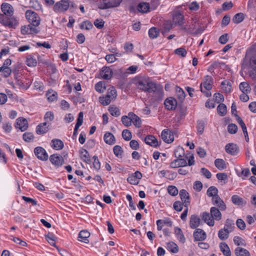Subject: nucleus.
Wrapping results in <instances>:
<instances>
[{"instance_id":"1","label":"nucleus","mask_w":256,"mask_h":256,"mask_svg":"<svg viewBox=\"0 0 256 256\" xmlns=\"http://www.w3.org/2000/svg\"><path fill=\"white\" fill-rule=\"evenodd\" d=\"M134 84L138 89L145 92H154L157 90L156 84L148 78H136L134 80Z\"/></svg>"},{"instance_id":"2","label":"nucleus","mask_w":256,"mask_h":256,"mask_svg":"<svg viewBox=\"0 0 256 256\" xmlns=\"http://www.w3.org/2000/svg\"><path fill=\"white\" fill-rule=\"evenodd\" d=\"M242 67L244 69H246L250 76L256 80V56H250L247 52L244 60Z\"/></svg>"},{"instance_id":"3","label":"nucleus","mask_w":256,"mask_h":256,"mask_svg":"<svg viewBox=\"0 0 256 256\" xmlns=\"http://www.w3.org/2000/svg\"><path fill=\"white\" fill-rule=\"evenodd\" d=\"M213 79L210 76L206 75L204 78L203 82L201 83L200 86L201 92L207 98L210 97L212 96L210 90L212 88Z\"/></svg>"},{"instance_id":"4","label":"nucleus","mask_w":256,"mask_h":256,"mask_svg":"<svg viewBox=\"0 0 256 256\" xmlns=\"http://www.w3.org/2000/svg\"><path fill=\"white\" fill-rule=\"evenodd\" d=\"M26 17L28 22L34 26H38L40 24V18L36 12L28 10L26 12Z\"/></svg>"},{"instance_id":"5","label":"nucleus","mask_w":256,"mask_h":256,"mask_svg":"<svg viewBox=\"0 0 256 256\" xmlns=\"http://www.w3.org/2000/svg\"><path fill=\"white\" fill-rule=\"evenodd\" d=\"M184 16L180 12H174L172 14V24L167 28L168 30H170L174 26H181L183 24Z\"/></svg>"},{"instance_id":"6","label":"nucleus","mask_w":256,"mask_h":256,"mask_svg":"<svg viewBox=\"0 0 256 256\" xmlns=\"http://www.w3.org/2000/svg\"><path fill=\"white\" fill-rule=\"evenodd\" d=\"M34 153L38 158L42 161L48 160V155L46 150L41 146H37L34 149Z\"/></svg>"},{"instance_id":"7","label":"nucleus","mask_w":256,"mask_h":256,"mask_svg":"<svg viewBox=\"0 0 256 256\" xmlns=\"http://www.w3.org/2000/svg\"><path fill=\"white\" fill-rule=\"evenodd\" d=\"M70 6L68 1L66 0H61L60 2H57L54 7V11L56 12H64Z\"/></svg>"},{"instance_id":"8","label":"nucleus","mask_w":256,"mask_h":256,"mask_svg":"<svg viewBox=\"0 0 256 256\" xmlns=\"http://www.w3.org/2000/svg\"><path fill=\"white\" fill-rule=\"evenodd\" d=\"M50 160L52 164L56 166H60L64 164L63 157L58 154H54L50 156Z\"/></svg>"},{"instance_id":"9","label":"nucleus","mask_w":256,"mask_h":256,"mask_svg":"<svg viewBox=\"0 0 256 256\" xmlns=\"http://www.w3.org/2000/svg\"><path fill=\"white\" fill-rule=\"evenodd\" d=\"M16 128H18L22 132L26 130L28 127V124L27 120L24 118H18L16 120Z\"/></svg>"},{"instance_id":"10","label":"nucleus","mask_w":256,"mask_h":256,"mask_svg":"<svg viewBox=\"0 0 256 256\" xmlns=\"http://www.w3.org/2000/svg\"><path fill=\"white\" fill-rule=\"evenodd\" d=\"M177 104L176 100L172 97L167 98L164 101L166 108L168 110H175Z\"/></svg>"},{"instance_id":"11","label":"nucleus","mask_w":256,"mask_h":256,"mask_svg":"<svg viewBox=\"0 0 256 256\" xmlns=\"http://www.w3.org/2000/svg\"><path fill=\"white\" fill-rule=\"evenodd\" d=\"M228 220H227L224 228L218 231V236L220 240H225L228 238L229 234L230 232V230H228Z\"/></svg>"},{"instance_id":"12","label":"nucleus","mask_w":256,"mask_h":256,"mask_svg":"<svg viewBox=\"0 0 256 256\" xmlns=\"http://www.w3.org/2000/svg\"><path fill=\"white\" fill-rule=\"evenodd\" d=\"M161 137L162 140L168 144L172 142L174 140V136L168 130H164L161 133Z\"/></svg>"},{"instance_id":"13","label":"nucleus","mask_w":256,"mask_h":256,"mask_svg":"<svg viewBox=\"0 0 256 256\" xmlns=\"http://www.w3.org/2000/svg\"><path fill=\"white\" fill-rule=\"evenodd\" d=\"M112 70L107 66H104L100 72V76L104 80H110L112 76Z\"/></svg>"},{"instance_id":"14","label":"nucleus","mask_w":256,"mask_h":256,"mask_svg":"<svg viewBox=\"0 0 256 256\" xmlns=\"http://www.w3.org/2000/svg\"><path fill=\"white\" fill-rule=\"evenodd\" d=\"M3 13L7 16H12L14 14V8L12 5L8 3H4L1 6Z\"/></svg>"},{"instance_id":"15","label":"nucleus","mask_w":256,"mask_h":256,"mask_svg":"<svg viewBox=\"0 0 256 256\" xmlns=\"http://www.w3.org/2000/svg\"><path fill=\"white\" fill-rule=\"evenodd\" d=\"M186 166V160L184 158H177L170 164V167L172 168Z\"/></svg>"},{"instance_id":"16","label":"nucleus","mask_w":256,"mask_h":256,"mask_svg":"<svg viewBox=\"0 0 256 256\" xmlns=\"http://www.w3.org/2000/svg\"><path fill=\"white\" fill-rule=\"evenodd\" d=\"M38 30L32 27L30 24L22 26L21 28V32L22 34H34L38 32Z\"/></svg>"},{"instance_id":"17","label":"nucleus","mask_w":256,"mask_h":256,"mask_svg":"<svg viewBox=\"0 0 256 256\" xmlns=\"http://www.w3.org/2000/svg\"><path fill=\"white\" fill-rule=\"evenodd\" d=\"M50 146L52 148L56 150H62L64 148V142L58 138L52 140Z\"/></svg>"},{"instance_id":"18","label":"nucleus","mask_w":256,"mask_h":256,"mask_svg":"<svg viewBox=\"0 0 256 256\" xmlns=\"http://www.w3.org/2000/svg\"><path fill=\"white\" fill-rule=\"evenodd\" d=\"M194 237L196 241H202L206 238V234L202 230L197 228L194 232Z\"/></svg>"},{"instance_id":"19","label":"nucleus","mask_w":256,"mask_h":256,"mask_svg":"<svg viewBox=\"0 0 256 256\" xmlns=\"http://www.w3.org/2000/svg\"><path fill=\"white\" fill-rule=\"evenodd\" d=\"M212 203L217 206L220 210H224L226 208V204L219 196L212 198Z\"/></svg>"},{"instance_id":"20","label":"nucleus","mask_w":256,"mask_h":256,"mask_svg":"<svg viewBox=\"0 0 256 256\" xmlns=\"http://www.w3.org/2000/svg\"><path fill=\"white\" fill-rule=\"evenodd\" d=\"M180 196L184 203V206L188 207L190 204L188 192L185 190H181L180 192Z\"/></svg>"},{"instance_id":"21","label":"nucleus","mask_w":256,"mask_h":256,"mask_svg":"<svg viewBox=\"0 0 256 256\" xmlns=\"http://www.w3.org/2000/svg\"><path fill=\"white\" fill-rule=\"evenodd\" d=\"M210 215L214 220H220L222 219V215L220 212V210L213 206L210 210Z\"/></svg>"},{"instance_id":"22","label":"nucleus","mask_w":256,"mask_h":256,"mask_svg":"<svg viewBox=\"0 0 256 256\" xmlns=\"http://www.w3.org/2000/svg\"><path fill=\"white\" fill-rule=\"evenodd\" d=\"M144 142L147 144L153 147H156L159 145L157 139L152 135L147 136L144 138Z\"/></svg>"},{"instance_id":"23","label":"nucleus","mask_w":256,"mask_h":256,"mask_svg":"<svg viewBox=\"0 0 256 256\" xmlns=\"http://www.w3.org/2000/svg\"><path fill=\"white\" fill-rule=\"evenodd\" d=\"M225 150L227 153L235 156L238 154L237 146L233 143L227 144L225 146Z\"/></svg>"},{"instance_id":"24","label":"nucleus","mask_w":256,"mask_h":256,"mask_svg":"<svg viewBox=\"0 0 256 256\" xmlns=\"http://www.w3.org/2000/svg\"><path fill=\"white\" fill-rule=\"evenodd\" d=\"M200 222V218L196 215H192L190 216V228L194 229L198 228Z\"/></svg>"},{"instance_id":"25","label":"nucleus","mask_w":256,"mask_h":256,"mask_svg":"<svg viewBox=\"0 0 256 256\" xmlns=\"http://www.w3.org/2000/svg\"><path fill=\"white\" fill-rule=\"evenodd\" d=\"M221 88L226 93H230L232 90L231 82L228 80H224L221 82Z\"/></svg>"},{"instance_id":"26","label":"nucleus","mask_w":256,"mask_h":256,"mask_svg":"<svg viewBox=\"0 0 256 256\" xmlns=\"http://www.w3.org/2000/svg\"><path fill=\"white\" fill-rule=\"evenodd\" d=\"M47 122H44L39 124L36 128V132L38 134H44L48 130Z\"/></svg>"},{"instance_id":"27","label":"nucleus","mask_w":256,"mask_h":256,"mask_svg":"<svg viewBox=\"0 0 256 256\" xmlns=\"http://www.w3.org/2000/svg\"><path fill=\"white\" fill-rule=\"evenodd\" d=\"M104 142L110 145L114 144L116 142L114 136L110 132H106L104 136Z\"/></svg>"},{"instance_id":"28","label":"nucleus","mask_w":256,"mask_h":256,"mask_svg":"<svg viewBox=\"0 0 256 256\" xmlns=\"http://www.w3.org/2000/svg\"><path fill=\"white\" fill-rule=\"evenodd\" d=\"M90 236V233L87 230H82L78 234V240L85 242L88 243V238Z\"/></svg>"},{"instance_id":"29","label":"nucleus","mask_w":256,"mask_h":256,"mask_svg":"<svg viewBox=\"0 0 256 256\" xmlns=\"http://www.w3.org/2000/svg\"><path fill=\"white\" fill-rule=\"evenodd\" d=\"M202 218L204 221L209 226H212L214 224V220L212 216H210L209 213L204 212L202 214Z\"/></svg>"},{"instance_id":"30","label":"nucleus","mask_w":256,"mask_h":256,"mask_svg":"<svg viewBox=\"0 0 256 256\" xmlns=\"http://www.w3.org/2000/svg\"><path fill=\"white\" fill-rule=\"evenodd\" d=\"M80 156L81 159L87 164L90 162V154L84 148H82L80 150Z\"/></svg>"},{"instance_id":"31","label":"nucleus","mask_w":256,"mask_h":256,"mask_svg":"<svg viewBox=\"0 0 256 256\" xmlns=\"http://www.w3.org/2000/svg\"><path fill=\"white\" fill-rule=\"evenodd\" d=\"M106 96L112 101L114 100L117 96V92L116 88L114 86H111L108 88Z\"/></svg>"},{"instance_id":"32","label":"nucleus","mask_w":256,"mask_h":256,"mask_svg":"<svg viewBox=\"0 0 256 256\" xmlns=\"http://www.w3.org/2000/svg\"><path fill=\"white\" fill-rule=\"evenodd\" d=\"M174 230L176 238L180 242L184 244L186 242V238L182 230L178 227H176Z\"/></svg>"},{"instance_id":"33","label":"nucleus","mask_w":256,"mask_h":256,"mask_svg":"<svg viewBox=\"0 0 256 256\" xmlns=\"http://www.w3.org/2000/svg\"><path fill=\"white\" fill-rule=\"evenodd\" d=\"M220 251L225 256H231V252L228 245L225 242H221L220 244Z\"/></svg>"},{"instance_id":"34","label":"nucleus","mask_w":256,"mask_h":256,"mask_svg":"<svg viewBox=\"0 0 256 256\" xmlns=\"http://www.w3.org/2000/svg\"><path fill=\"white\" fill-rule=\"evenodd\" d=\"M166 248L168 250L174 254H176L178 252V246L173 242H168L166 244Z\"/></svg>"},{"instance_id":"35","label":"nucleus","mask_w":256,"mask_h":256,"mask_svg":"<svg viewBox=\"0 0 256 256\" xmlns=\"http://www.w3.org/2000/svg\"><path fill=\"white\" fill-rule=\"evenodd\" d=\"M216 167L220 170H222L226 168V162L221 158H217L214 161Z\"/></svg>"},{"instance_id":"36","label":"nucleus","mask_w":256,"mask_h":256,"mask_svg":"<svg viewBox=\"0 0 256 256\" xmlns=\"http://www.w3.org/2000/svg\"><path fill=\"white\" fill-rule=\"evenodd\" d=\"M206 194L208 196L212 197V198H214L218 196V190L216 187L211 186L208 189Z\"/></svg>"},{"instance_id":"37","label":"nucleus","mask_w":256,"mask_h":256,"mask_svg":"<svg viewBox=\"0 0 256 256\" xmlns=\"http://www.w3.org/2000/svg\"><path fill=\"white\" fill-rule=\"evenodd\" d=\"M235 254L236 256H250V254L248 250L240 247L236 248Z\"/></svg>"},{"instance_id":"38","label":"nucleus","mask_w":256,"mask_h":256,"mask_svg":"<svg viewBox=\"0 0 256 256\" xmlns=\"http://www.w3.org/2000/svg\"><path fill=\"white\" fill-rule=\"evenodd\" d=\"M37 62V60L33 55H30L26 58V64L30 67L36 66Z\"/></svg>"},{"instance_id":"39","label":"nucleus","mask_w":256,"mask_h":256,"mask_svg":"<svg viewBox=\"0 0 256 256\" xmlns=\"http://www.w3.org/2000/svg\"><path fill=\"white\" fill-rule=\"evenodd\" d=\"M46 96L50 102H52L57 98V93L52 90H49L47 91Z\"/></svg>"},{"instance_id":"40","label":"nucleus","mask_w":256,"mask_h":256,"mask_svg":"<svg viewBox=\"0 0 256 256\" xmlns=\"http://www.w3.org/2000/svg\"><path fill=\"white\" fill-rule=\"evenodd\" d=\"M240 90L242 92L250 93L251 92V88L247 82H242L239 85Z\"/></svg>"},{"instance_id":"41","label":"nucleus","mask_w":256,"mask_h":256,"mask_svg":"<svg viewBox=\"0 0 256 256\" xmlns=\"http://www.w3.org/2000/svg\"><path fill=\"white\" fill-rule=\"evenodd\" d=\"M10 18H6L4 22V24L10 27H14L17 25V20L14 17L10 16Z\"/></svg>"},{"instance_id":"42","label":"nucleus","mask_w":256,"mask_h":256,"mask_svg":"<svg viewBox=\"0 0 256 256\" xmlns=\"http://www.w3.org/2000/svg\"><path fill=\"white\" fill-rule=\"evenodd\" d=\"M108 111L110 114L114 116L118 117L120 115V112L118 108L114 106L111 105L108 108Z\"/></svg>"},{"instance_id":"43","label":"nucleus","mask_w":256,"mask_h":256,"mask_svg":"<svg viewBox=\"0 0 256 256\" xmlns=\"http://www.w3.org/2000/svg\"><path fill=\"white\" fill-rule=\"evenodd\" d=\"M150 7L147 2L140 3L138 6V10L142 13H146L149 12Z\"/></svg>"},{"instance_id":"44","label":"nucleus","mask_w":256,"mask_h":256,"mask_svg":"<svg viewBox=\"0 0 256 256\" xmlns=\"http://www.w3.org/2000/svg\"><path fill=\"white\" fill-rule=\"evenodd\" d=\"M22 138L26 142H32L34 140V134L30 132H26L23 134Z\"/></svg>"},{"instance_id":"45","label":"nucleus","mask_w":256,"mask_h":256,"mask_svg":"<svg viewBox=\"0 0 256 256\" xmlns=\"http://www.w3.org/2000/svg\"><path fill=\"white\" fill-rule=\"evenodd\" d=\"M132 116V122L136 128H140L141 125V120L140 118L133 113H130L129 116Z\"/></svg>"},{"instance_id":"46","label":"nucleus","mask_w":256,"mask_h":256,"mask_svg":"<svg viewBox=\"0 0 256 256\" xmlns=\"http://www.w3.org/2000/svg\"><path fill=\"white\" fill-rule=\"evenodd\" d=\"M160 34V30L156 27L151 28L148 30V36L150 38H156Z\"/></svg>"},{"instance_id":"47","label":"nucleus","mask_w":256,"mask_h":256,"mask_svg":"<svg viewBox=\"0 0 256 256\" xmlns=\"http://www.w3.org/2000/svg\"><path fill=\"white\" fill-rule=\"evenodd\" d=\"M232 201L233 204L238 206H242L246 204V202H244L242 198L237 195H234L232 196Z\"/></svg>"},{"instance_id":"48","label":"nucleus","mask_w":256,"mask_h":256,"mask_svg":"<svg viewBox=\"0 0 256 256\" xmlns=\"http://www.w3.org/2000/svg\"><path fill=\"white\" fill-rule=\"evenodd\" d=\"M244 14L240 12L236 14L233 17L232 20L234 24H239L244 20Z\"/></svg>"},{"instance_id":"49","label":"nucleus","mask_w":256,"mask_h":256,"mask_svg":"<svg viewBox=\"0 0 256 256\" xmlns=\"http://www.w3.org/2000/svg\"><path fill=\"white\" fill-rule=\"evenodd\" d=\"M217 112L218 114L223 116L226 114V106L224 104H220L217 108Z\"/></svg>"},{"instance_id":"50","label":"nucleus","mask_w":256,"mask_h":256,"mask_svg":"<svg viewBox=\"0 0 256 256\" xmlns=\"http://www.w3.org/2000/svg\"><path fill=\"white\" fill-rule=\"evenodd\" d=\"M95 89L99 93H102L106 89L105 84L103 82H100L96 84Z\"/></svg>"},{"instance_id":"51","label":"nucleus","mask_w":256,"mask_h":256,"mask_svg":"<svg viewBox=\"0 0 256 256\" xmlns=\"http://www.w3.org/2000/svg\"><path fill=\"white\" fill-rule=\"evenodd\" d=\"M122 122L126 126H130L132 125V116H124L122 117Z\"/></svg>"},{"instance_id":"52","label":"nucleus","mask_w":256,"mask_h":256,"mask_svg":"<svg viewBox=\"0 0 256 256\" xmlns=\"http://www.w3.org/2000/svg\"><path fill=\"white\" fill-rule=\"evenodd\" d=\"M184 154V150L181 146H178L174 150V156L176 158L182 157Z\"/></svg>"},{"instance_id":"53","label":"nucleus","mask_w":256,"mask_h":256,"mask_svg":"<svg viewBox=\"0 0 256 256\" xmlns=\"http://www.w3.org/2000/svg\"><path fill=\"white\" fill-rule=\"evenodd\" d=\"M113 151L114 155L117 157H121L123 154V150L122 147L118 145L115 146L114 147Z\"/></svg>"},{"instance_id":"54","label":"nucleus","mask_w":256,"mask_h":256,"mask_svg":"<svg viewBox=\"0 0 256 256\" xmlns=\"http://www.w3.org/2000/svg\"><path fill=\"white\" fill-rule=\"evenodd\" d=\"M168 194L172 196H176L178 194V191L176 186H170L168 187Z\"/></svg>"},{"instance_id":"55","label":"nucleus","mask_w":256,"mask_h":256,"mask_svg":"<svg viewBox=\"0 0 256 256\" xmlns=\"http://www.w3.org/2000/svg\"><path fill=\"white\" fill-rule=\"evenodd\" d=\"M122 136L124 140L128 141L130 140L132 138V133L128 130H124L122 132Z\"/></svg>"},{"instance_id":"56","label":"nucleus","mask_w":256,"mask_h":256,"mask_svg":"<svg viewBox=\"0 0 256 256\" xmlns=\"http://www.w3.org/2000/svg\"><path fill=\"white\" fill-rule=\"evenodd\" d=\"M99 102L103 106H107L112 101L105 96H100L99 98Z\"/></svg>"},{"instance_id":"57","label":"nucleus","mask_w":256,"mask_h":256,"mask_svg":"<svg viewBox=\"0 0 256 256\" xmlns=\"http://www.w3.org/2000/svg\"><path fill=\"white\" fill-rule=\"evenodd\" d=\"M80 27L82 29L89 30L93 28V26L90 22L85 21L82 23Z\"/></svg>"},{"instance_id":"58","label":"nucleus","mask_w":256,"mask_h":256,"mask_svg":"<svg viewBox=\"0 0 256 256\" xmlns=\"http://www.w3.org/2000/svg\"><path fill=\"white\" fill-rule=\"evenodd\" d=\"M238 130V126L234 124H230L228 126V131L231 134H236Z\"/></svg>"},{"instance_id":"59","label":"nucleus","mask_w":256,"mask_h":256,"mask_svg":"<svg viewBox=\"0 0 256 256\" xmlns=\"http://www.w3.org/2000/svg\"><path fill=\"white\" fill-rule=\"evenodd\" d=\"M204 129V123L202 121H198V126H197V130L198 132L200 134H203Z\"/></svg>"},{"instance_id":"60","label":"nucleus","mask_w":256,"mask_h":256,"mask_svg":"<svg viewBox=\"0 0 256 256\" xmlns=\"http://www.w3.org/2000/svg\"><path fill=\"white\" fill-rule=\"evenodd\" d=\"M184 206V202H182L180 201H176L174 204V208L176 210L180 212L182 210Z\"/></svg>"},{"instance_id":"61","label":"nucleus","mask_w":256,"mask_h":256,"mask_svg":"<svg viewBox=\"0 0 256 256\" xmlns=\"http://www.w3.org/2000/svg\"><path fill=\"white\" fill-rule=\"evenodd\" d=\"M234 242L237 246H244V240L240 237L236 236L234 238Z\"/></svg>"},{"instance_id":"62","label":"nucleus","mask_w":256,"mask_h":256,"mask_svg":"<svg viewBox=\"0 0 256 256\" xmlns=\"http://www.w3.org/2000/svg\"><path fill=\"white\" fill-rule=\"evenodd\" d=\"M175 53L178 56H180L182 57H185L186 55L187 52L184 48H178L175 50Z\"/></svg>"},{"instance_id":"63","label":"nucleus","mask_w":256,"mask_h":256,"mask_svg":"<svg viewBox=\"0 0 256 256\" xmlns=\"http://www.w3.org/2000/svg\"><path fill=\"white\" fill-rule=\"evenodd\" d=\"M54 118V114L52 112H46L44 116V119L46 121V122L52 121Z\"/></svg>"},{"instance_id":"64","label":"nucleus","mask_w":256,"mask_h":256,"mask_svg":"<svg viewBox=\"0 0 256 256\" xmlns=\"http://www.w3.org/2000/svg\"><path fill=\"white\" fill-rule=\"evenodd\" d=\"M94 160L93 162V166L94 168L97 170H99L100 168V163L98 158V157L96 156H94L92 158Z\"/></svg>"}]
</instances>
